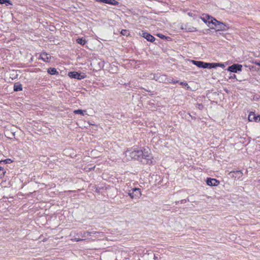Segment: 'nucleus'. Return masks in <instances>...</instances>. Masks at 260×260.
<instances>
[{
    "mask_svg": "<svg viewBox=\"0 0 260 260\" xmlns=\"http://www.w3.org/2000/svg\"><path fill=\"white\" fill-rule=\"evenodd\" d=\"M242 66L239 64H234L228 67V70L230 72L237 73L242 71Z\"/></svg>",
    "mask_w": 260,
    "mask_h": 260,
    "instance_id": "20e7f679",
    "label": "nucleus"
},
{
    "mask_svg": "<svg viewBox=\"0 0 260 260\" xmlns=\"http://www.w3.org/2000/svg\"><path fill=\"white\" fill-rule=\"evenodd\" d=\"M129 196L132 199L139 198L141 196V192L139 189L134 188L132 192L129 193Z\"/></svg>",
    "mask_w": 260,
    "mask_h": 260,
    "instance_id": "39448f33",
    "label": "nucleus"
},
{
    "mask_svg": "<svg viewBox=\"0 0 260 260\" xmlns=\"http://www.w3.org/2000/svg\"><path fill=\"white\" fill-rule=\"evenodd\" d=\"M74 112L76 114H83V111L81 110H78L74 111Z\"/></svg>",
    "mask_w": 260,
    "mask_h": 260,
    "instance_id": "aec40b11",
    "label": "nucleus"
},
{
    "mask_svg": "<svg viewBox=\"0 0 260 260\" xmlns=\"http://www.w3.org/2000/svg\"><path fill=\"white\" fill-rule=\"evenodd\" d=\"M195 64L198 66L199 67L203 68H214L215 67H217V65H212L211 63H204L201 61H198Z\"/></svg>",
    "mask_w": 260,
    "mask_h": 260,
    "instance_id": "0eeeda50",
    "label": "nucleus"
},
{
    "mask_svg": "<svg viewBox=\"0 0 260 260\" xmlns=\"http://www.w3.org/2000/svg\"><path fill=\"white\" fill-rule=\"evenodd\" d=\"M197 30V28L196 27L193 28L192 30H190L189 31H195Z\"/></svg>",
    "mask_w": 260,
    "mask_h": 260,
    "instance_id": "4be33fe9",
    "label": "nucleus"
},
{
    "mask_svg": "<svg viewBox=\"0 0 260 260\" xmlns=\"http://www.w3.org/2000/svg\"><path fill=\"white\" fill-rule=\"evenodd\" d=\"M96 1H98V0H95Z\"/></svg>",
    "mask_w": 260,
    "mask_h": 260,
    "instance_id": "393cba45",
    "label": "nucleus"
},
{
    "mask_svg": "<svg viewBox=\"0 0 260 260\" xmlns=\"http://www.w3.org/2000/svg\"><path fill=\"white\" fill-rule=\"evenodd\" d=\"M22 90V85L19 83H16L14 85V90L15 91H21Z\"/></svg>",
    "mask_w": 260,
    "mask_h": 260,
    "instance_id": "ddd939ff",
    "label": "nucleus"
},
{
    "mask_svg": "<svg viewBox=\"0 0 260 260\" xmlns=\"http://www.w3.org/2000/svg\"><path fill=\"white\" fill-rule=\"evenodd\" d=\"M47 72L50 75H55L58 74L57 70L54 68H49L47 70Z\"/></svg>",
    "mask_w": 260,
    "mask_h": 260,
    "instance_id": "4468645a",
    "label": "nucleus"
},
{
    "mask_svg": "<svg viewBox=\"0 0 260 260\" xmlns=\"http://www.w3.org/2000/svg\"><path fill=\"white\" fill-rule=\"evenodd\" d=\"M181 84L182 85H184L185 86H186L188 88H189L188 86V84L187 83H183V82H181Z\"/></svg>",
    "mask_w": 260,
    "mask_h": 260,
    "instance_id": "412c9836",
    "label": "nucleus"
},
{
    "mask_svg": "<svg viewBox=\"0 0 260 260\" xmlns=\"http://www.w3.org/2000/svg\"><path fill=\"white\" fill-rule=\"evenodd\" d=\"M255 64L260 66V61H259V62H255Z\"/></svg>",
    "mask_w": 260,
    "mask_h": 260,
    "instance_id": "5701e85b",
    "label": "nucleus"
},
{
    "mask_svg": "<svg viewBox=\"0 0 260 260\" xmlns=\"http://www.w3.org/2000/svg\"><path fill=\"white\" fill-rule=\"evenodd\" d=\"M142 36L147 41L151 42H153L155 40L154 38L152 35L147 32H143L142 34Z\"/></svg>",
    "mask_w": 260,
    "mask_h": 260,
    "instance_id": "9b49d317",
    "label": "nucleus"
},
{
    "mask_svg": "<svg viewBox=\"0 0 260 260\" xmlns=\"http://www.w3.org/2000/svg\"><path fill=\"white\" fill-rule=\"evenodd\" d=\"M132 157L138 159L144 164H150L152 162V158L150 156L149 151L143 152L142 151H134L132 153Z\"/></svg>",
    "mask_w": 260,
    "mask_h": 260,
    "instance_id": "f257e3e1",
    "label": "nucleus"
},
{
    "mask_svg": "<svg viewBox=\"0 0 260 260\" xmlns=\"http://www.w3.org/2000/svg\"><path fill=\"white\" fill-rule=\"evenodd\" d=\"M97 2L110 4L112 5H117L118 3L115 0H98Z\"/></svg>",
    "mask_w": 260,
    "mask_h": 260,
    "instance_id": "f8f14e48",
    "label": "nucleus"
},
{
    "mask_svg": "<svg viewBox=\"0 0 260 260\" xmlns=\"http://www.w3.org/2000/svg\"><path fill=\"white\" fill-rule=\"evenodd\" d=\"M69 76L72 78H75L77 79H82L85 78V76L84 75H81L76 72H70L68 74Z\"/></svg>",
    "mask_w": 260,
    "mask_h": 260,
    "instance_id": "423d86ee",
    "label": "nucleus"
},
{
    "mask_svg": "<svg viewBox=\"0 0 260 260\" xmlns=\"http://www.w3.org/2000/svg\"><path fill=\"white\" fill-rule=\"evenodd\" d=\"M210 29L214 30L216 32L225 31L228 30L230 29V27L228 24L216 19Z\"/></svg>",
    "mask_w": 260,
    "mask_h": 260,
    "instance_id": "f03ea898",
    "label": "nucleus"
},
{
    "mask_svg": "<svg viewBox=\"0 0 260 260\" xmlns=\"http://www.w3.org/2000/svg\"><path fill=\"white\" fill-rule=\"evenodd\" d=\"M1 4H6V5H12L9 0H0Z\"/></svg>",
    "mask_w": 260,
    "mask_h": 260,
    "instance_id": "dca6fc26",
    "label": "nucleus"
},
{
    "mask_svg": "<svg viewBox=\"0 0 260 260\" xmlns=\"http://www.w3.org/2000/svg\"><path fill=\"white\" fill-rule=\"evenodd\" d=\"M40 58L45 62H49L51 59V56L46 52H42L40 54Z\"/></svg>",
    "mask_w": 260,
    "mask_h": 260,
    "instance_id": "1a4fd4ad",
    "label": "nucleus"
},
{
    "mask_svg": "<svg viewBox=\"0 0 260 260\" xmlns=\"http://www.w3.org/2000/svg\"><path fill=\"white\" fill-rule=\"evenodd\" d=\"M76 41L78 43L82 45H84L86 43L85 40L83 39L82 38H78L77 39Z\"/></svg>",
    "mask_w": 260,
    "mask_h": 260,
    "instance_id": "2eb2a0df",
    "label": "nucleus"
},
{
    "mask_svg": "<svg viewBox=\"0 0 260 260\" xmlns=\"http://www.w3.org/2000/svg\"><path fill=\"white\" fill-rule=\"evenodd\" d=\"M248 120L251 122H257L260 121V116L256 115L253 112H251L249 115Z\"/></svg>",
    "mask_w": 260,
    "mask_h": 260,
    "instance_id": "6e6552de",
    "label": "nucleus"
},
{
    "mask_svg": "<svg viewBox=\"0 0 260 260\" xmlns=\"http://www.w3.org/2000/svg\"><path fill=\"white\" fill-rule=\"evenodd\" d=\"M2 161L5 162L6 164L12 163L13 162V161L11 159H6L4 160H1L0 161V162Z\"/></svg>",
    "mask_w": 260,
    "mask_h": 260,
    "instance_id": "6ab92c4d",
    "label": "nucleus"
},
{
    "mask_svg": "<svg viewBox=\"0 0 260 260\" xmlns=\"http://www.w3.org/2000/svg\"><path fill=\"white\" fill-rule=\"evenodd\" d=\"M6 171L4 170V169L0 167V179L2 178L5 175Z\"/></svg>",
    "mask_w": 260,
    "mask_h": 260,
    "instance_id": "f3484780",
    "label": "nucleus"
},
{
    "mask_svg": "<svg viewBox=\"0 0 260 260\" xmlns=\"http://www.w3.org/2000/svg\"><path fill=\"white\" fill-rule=\"evenodd\" d=\"M207 183L210 186H217L219 184V182L215 179L208 178L207 180Z\"/></svg>",
    "mask_w": 260,
    "mask_h": 260,
    "instance_id": "9d476101",
    "label": "nucleus"
},
{
    "mask_svg": "<svg viewBox=\"0 0 260 260\" xmlns=\"http://www.w3.org/2000/svg\"><path fill=\"white\" fill-rule=\"evenodd\" d=\"M201 19L207 25L209 29L211 28L212 25H213L214 21L216 20L214 17L207 14L202 15Z\"/></svg>",
    "mask_w": 260,
    "mask_h": 260,
    "instance_id": "7ed1b4c3",
    "label": "nucleus"
},
{
    "mask_svg": "<svg viewBox=\"0 0 260 260\" xmlns=\"http://www.w3.org/2000/svg\"><path fill=\"white\" fill-rule=\"evenodd\" d=\"M121 34L124 36H129V34L127 32V31L125 29H123L121 31Z\"/></svg>",
    "mask_w": 260,
    "mask_h": 260,
    "instance_id": "a211bd4d",
    "label": "nucleus"
},
{
    "mask_svg": "<svg viewBox=\"0 0 260 260\" xmlns=\"http://www.w3.org/2000/svg\"><path fill=\"white\" fill-rule=\"evenodd\" d=\"M158 36H159V37H161V38H163V37H164V36H160V35H158Z\"/></svg>",
    "mask_w": 260,
    "mask_h": 260,
    "instance_id": "b1692460",
    "label": "nucleus"
}]
</instances>
